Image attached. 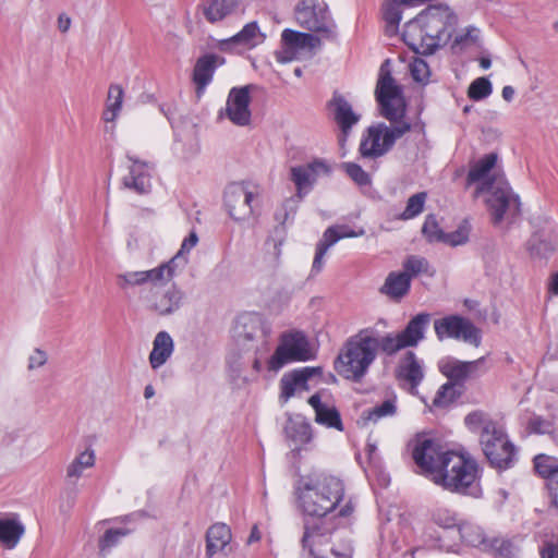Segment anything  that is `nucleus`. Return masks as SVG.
Here are the masks:
<instances>
[{"instance_id":"7ed1b4c3","label":"nucleus","mask_w":558,"mask_h":558,"mask_svg":"<svg viewBox=\"0 0 558 558\" xmlns=\"http://www.w3.org/2000/svg\"><path fill=\"white\" fill-rule=\"evenodd\" d=\"M465 426L472 433H478V440L489 464L498 470H507L513 466L515 461V448L508 439L501 425L482 410L469 413L464 417Z\"/></svg>"},{"instance_id":"4468645a","label":"nucleus","mask_w":558,"mask_h":558,"mask_svg":"<svg viewBox=\"0 0 558 558\" xmlns=\"http://www.w3.org/2000/svg\"><path fill=\"white\" fill-rule=\"evenodd\" d=\"M256 193L245 183H231L225 191V206L234 220H245L253 213L252 201Z\"/></svg>"},{"instance_id":"f03ea898","label":"nucleus","mask_w":558,"mask_h":558,"mask_svg":"<svg viewBox=\"0 0 558 558\" xmlns=\"http://www.w3.org/2000/svg\"><path fill=\"white\" fill-rule=\"evenodd\" d=\"M403 3L400 0H384L381 17L386 35H453L456 33L458 16L448 5H428L415 17L408 21L403 32L399 34V24L402 17Z\"/></svg>"},{"instance_id":"393cba45","label":"nucleus","mask_w":558,"mask_h":558,"mask_svg":"<svg viewBox=\"0 0 558 558\" xmlns=\"http://www.w3.org/2000/svg\"><path fill=\"white\" fill-rule=\"evenodd\" d=\"M430 322V314L420 313L409 320L405 328L399 332L405 348L416 347L424 339L425 329Z\"/></svg>"},{"instance_id":"20e7f679","label":"nucleus","mask_w":558,"mask_h":558,"mask_svg":"<svg viewBox=\"0 0 558 558\" xmlns=\"http://www.w3.org/2000/svg\"><path fill=\"white\" fill-rule=\"evenodd\" d=\"M375 360V329L363 328L345 341L335 361V368L344 378L359 383Z\"/></svg>"},{"instance_id":"a211bd4d","label":"nucleus","mask_w":558,"mask_h":558,"mask_svg":"<svg viewBox=\"0 0 558 558\" xmlns=\"http://www.w3.org/2000/svg\"><path fill=\"white\" fill-rule=\"evenodd\" d=\"M328 107L332 110L333 119L341 130L342 138L340 141L344 142L352 126L359 122L360 117L353 112L350 102L338 93L333 94Z\"/></svg>"},{"instance_id":"c85d7f7f","label":"nucleus","mask_w":558,"mask_h":558,"mask_svg":"<svg viewBox=\"0 0 558 558\" xmlns=\"http://www.w3.org/2000/svg\"><path fill=\"white\" fill-rule=\"evenodd\" d=\"M498 155L496 153L486 154L484 157L471 165L466 175L465 187H470L474 183L483 184L485 181L493 179L488 178L489 172L496 166Z\"/></svg>"},{"instance_id":"7c9ffc66","label":"nucleus","mask_w":558,"mask_h":558,"mask_svg":"<svg viewBox=\"0 0 558 558\" xmlns=\"http://www.w3.org/2000/svg\"><path fill=\"white\" fill-rule=\"evenodd\" d=\"M146 283H151L153 288L150 293L154 290H158V284H165L171 281L175 274V263L174 259H170L167 263H162L158 267H155L149 270H143Z\"/></svg>"},{"instance_id":"c756f323","label":"nucleus","mask_w":558,"mask_h":558,"mask_svg":"<svg viewBox=\"0 0 558 558\" xmlns=\"http://www.w3.org/2000/svg\"><path fill=\"white\" fill-rule=\"evenodd\" d=\"M241 4L242 0H210L204 4L203 14L208 22L216 23L235 13Z\"/></svg>"},{"instance_id":"e433bc0d","label":"nucleus","mask_w":558,"mask_h":558,"mask_svg":"<svg viewBox=\"0 0 558 558\" xmlns=\"http://www.w3.org/2000/svg\"><path fill=\"white\" fill-rule=\"evenodd\" d=\"M375 342L376 353L378 352V350H380L388 356H392L400 350L405 349V345L398 333L389 332L383 337H379L377 331L375 330Z\"/></svg>"},{"instance_id":"e2e57ef3","label":"nucleus","mask_w":558,"mask_h":558,"mask_svg":"<svg viewBox=\"0 0 558 558\" xmlns=\"http://www.w3.org/2000/svg\"><path fill=\"white\" fill-rule=\"evenodd\" d=\"M48 355L41 349H35L33 353L28 357V366L29 371L44 366L47 363Z\"/></svg>"},{"instance_id":"a18cd8bd","label":"nucleus","mask_w":558,"mask_h":558,"mask_svg":"<svg viewBox=\"0 0 558 558\" xmlns=\"http://www.w3.org/2000/svg\"><path fill=\"white\" fill-rule=\"evenodd\" d=\"M426 198L427 194L425 192H420L412 195L408 199L405 209L400 215V218L402 220H409L420 215L424 209Z\"/></svg>"},{"instance_id":"49530a36","label":"nucleus","mask_w":558,"mask_h":558,"mask_svg":"<svg viewBox=\"0 0 558 558\" xmlns=\"http://www.w3.org/2000/svg\"><path fill=\"white\" fill-rule=\"evenodd\" d=\"M397 412L396 402L392 399L385 400L381 404L375 405L374 408L363 413L364 418L377 422L378 420L392 416Z\"/></svg>"},{"instance_id":"79ce46f5","label":"nucleus","mask_w":558,"mask_h":558,"mask_svg":"<svg viewBox=\"0 0 558 558\" xmlns=\"http://www.w3.org/2000/svg\"><path fill=\"white\" fill-rule=\"evenodd\" d=\"M393 123L395 124L391 126H387L385 123H379L384 133V138L386 140V146H388L390 149L393 147L397 140L401 138L407 132L411 130V124L404 121H400V119Z\"/></svg>"},{"instance_id":"bf43d9fd","label":"nucleus","mask_w":558,"mask_h":558,"mask_svg":"<svg viewBox=\"0 0 558 558\" xmlns=\"http://www.w3.org/2000/svg\"><path fill=\"white\" fill-rule=\"evenodd\" d=\"M198 242V236L196 232L192 231L187 238H185L181 244L180 251L177 253L172 259H174V263L180 259H185L184 254H187L194 246H196Z\"/></svg>"},{"instance_id":"0e129e2a","label":"nucleus","mask_w":558,"mask_h":558,"mask_svg":"<svg viewBox=\"0 0 558 558\" xmlns=\"http://www.w3.org/2000/svg\"><path fill=\"white\" fill-rule=\"evenodd\" d=\"M550 505L558 509V473L546 483Z\"/></svg>"},{"instance_id":"473e14b6","label":"nucleus","mask_w":558,"mask_h":558,"mask_svg":"<svg viewBox=\"0 0 558 558\" xmlns=\"http://www.w3.org/2000/svg\"><path fill=\"white\" fill-rule=\"evenodd\" d=\"M24 532L25 529L21 522L0 519V542L8 548L15 547Z\"/></svg>"},{"instance_id":"f704fd0d","label":"nucleus","mask_w":558,"mask_h":558,"mask_svg":"<svg viewBox=\"0 0 558 558\" xmlns=\"http://www.w3.org/2000/svg\"><path fill=\"white\" fill-rule=\"evenodd\" d=\"M407 46L420 56H432L441 46L439 39L441 37H401Z\"/></svg>"},{"instance_id":"13d9d810","label":"nucleus","mask_w":558,"mask_h":558,"mask_svg":"<svg viewBox=\"0 0 558 558\" xmlns=\"http://www.w3.org/2000/svg\"><path fill=\"white\" fill-rule=\"evenodd\" d=\"M469 239V229L465 226L458 228L456 231L445 233L441 242L452 246L464 244Z\"/></svg>"},{"instance_id":"9b49d317","label":"nucleus","mask_w":558,"mask_h":558,"mask_svg":"<svg viewBox=\"0 0 558 558\" xmlns=\"http://www.w3.org/2000/svg\"><path fill=\"white\" fill-rule=\"evenodd\" d=\"M270 333V327L263 317L256 313L240 315L234 326V338L240 345L254 349V343H266Z\"/></svg>"},{"instance_id":"b1692460","label":"nucleus","mask_w":558,"mask_h":558,"mask_svg":"<svg viewBox=\"0 0 558 558\" xmlns=\"http://www.w3.org/2000/svg\"><path fill=\"white\" fill-rule=\"evenodd\" d=\"M231 530L225 523L213 524L206 533V558L223 551L231 541Z\"/></svg>"},{"instance_id":"bb28decb","label":"nucleus","mask_w":558,"mask_h":558,"mask_svg":"<svg viewBox=\"0 0 558 558\" xmlns=\"http://www.w3.org/2000/svg\"><path fill=\"white\" fill-rule=\"evenodd\" d=\"M173 352V340L167 331H159L153 342L149 363L153 369L162 366Z\"/></svg>"},{"instance_id":"09e8293b","label":"nucleus","mask_w":558,"mask_h":558,"mask_svg":"<svg viewBox=\"0 0 558 558\" xmlns=\"http://www.w3.org/2000/svg\"><path fill=\"white\" fill-rule=\"evenodd\" d=\"M554 424L551 420L533 414L525 422V432L527 434L545 435L551 430Z\"/></svg>"},{"instance_id":"9d476101","label":"nucleus","mask_w":558,"mask_h":558,"mask_svg":"<svg viewBox=\"0 0 558 558\" xmlns=\"http://www.w3.org/2000/svg\"><path fill=\"white\" fill-rule=\"evenodd\" d=\"M295 19L308 32L331 35L335 23L329 15L327 5L315 0H303L295 8Z\"/></svg>"},{"instance_id":"aec40b11","label":"nucleus","mask_w":558,"mask_h":558,"mask_svg":"<svg viewBox=\"0 0 558 558\" xmlns=\"http://www.w3.org/2000/svg\"><path fill=\"white\" fill-rule=\"evenodd\" d=\"M318 374H320L319 367L308 366L284 374L280 379V398L287 402L298 389H307V380Z\"/></svg>"},{"instance_id":"cd10ccee","label":"nucleus","mask_w":558,"mask_h":558,"mask_svg":"<svg viewBox=\"0 0 558 558\" xmlns=\"http://www.w3.org/2000/svg\"><path fill=\"white\" fill-rule=\"evenodd\" d=\"M410 288L411 281L409 275L391 271L379 291L391 300L400 301L409 293Z\"/></svg>"},{"instance_id":"ea45409f","label":"nucleus","mask_w":558,"mask_h":558,"mask_svg":"<svg viewBox=\"0 0 558 558\" xmlns=\"http://www.w3.org/2000/svg\"><path fill=\"white\" fill-rule=\"evenodd\" d=\"M463 390L453 385V383L447 381L437 391L433 404L436 408H446L453 401H456Z\"/></svg>"},{"instance_id":"2eb2a0df","label":"nucleus","mask_w":558,"mask_h":558,"mask_svg":"<svg viewBox=\"0 0 558 558\" xmlns=\"http://www.w3.org/2000/svg\"><path fill=\"white\" fill-rule=\"evenodd\" d=\"M185 302V292L172 284L168 289L154 290L148 298V308L159 316H170L179 312Z\"/></svg>"},{"instance_id":"de8ad7c7","label":"nucleus","mask_w":558,"mask_h":558,"mask_svg":"<svg viewBox=\"0 0 558 558\" xmlns=\"http://www.w3.org/2000/svg\"><path fill=\"white\" fill-rule=\"evenodd\" d=\"M493 92L492 84L487 77H478L474 80L468 89V96L473 100H482L487 98Z\"/></svg>"},{"instance_id":"39448f33","label":"nucleus","mask_w":558,"mask_h":558,"mask_svg":"<svg viewBox=\"0 0 558 558\" xmlns=\"http://www.w3.org/2000/svg\"><path fill=\"white\" fill-rule=\"evenodd\" d=\"M296 490L302 510L311 517H326L342 500L344 494L342 482L331 475L304 482Z\"/></svg>"},{"instance_id":"4c0bfd02","label":"nucleus","mask_w":558,"mask_h":558,"mask_svg":"<svg viewBox=\"0 0 558 558\" xmlns=\"http://www.w3.org/2000/svg\"><path fill=\"white\" fill-rule=\"evenodd\" d=\"M95 464V451L93 449H86L81 452L66 469V476L69 478H78L83 471L87 468H92Z\"/></svg>"},{"instance_id":"052dcab7","label":"nucleus","mask_w":558,"mask_h":558,"mask_svg":"<svg viewBox=\"0 0 558 558\" xmlns=\"http://www.w3.org/2000/svg\"><path fill=\"white\" fill-rule=\"evenodd\" d=\"M411 73L416 82H423L428 75L427 63L422 59H415L411 64Z\"/></svg>"},{"instance_id":"8fccbe9b","label":"nucleus","mask_w":558,"mask_h":558,"mask_svg":"<svg viewBox=\"0 0 558 558\" xmlns=\"http://www.w3.org/2000/svg\"><path fill=\"white\" fill-rule=\"evenodd\" d=\"M342 168L349 178L360 186L371 185V175L363 168L354 162H344Z\"/></svg>"},{"instance_id":"a878e982","label":"nucleus","mask_w":558,"mask_h":558,"mask_svg":"<svg viewBox=\"0 0 558 558\" xmlns=\"http://www.w3.org/2000/svg\"><path fill=\"white\" fill-rule=\"evenodd\" d=\"M284 434L296 446L305 445L313 438L312 426L302 415L289 416L284 425Z\"/></svg>"},{"instance_id":"338daca9","label":"nucleus","mask_w":558,"mask_h":558,"mask_svg":"<svg viewBox=\"0 0 558 558\" xmlns=\"http://www.w3.org/2000/svg\"><path fill=\"white\" fill-rule=\"evenodd\" d=\"M335 228H337V234L340 236V240L344 238H355L364 233L363 230L355 232L347 226H335Z\"/></svg>"},{"instance_id":"412c9836","label":"nucleus","mask_w":558,"mask_h":558,"mask_svg":"<svg viewBox=\"0 0 558 558\" xmlns=\"http://www.w3.org/2000/svg\"><path fill=\"white\" fill-rule=\"evenodd\" d=\"M396 377L408 383L415 389L424 379V369L421 361L413 351H407L400 359L396 368Z\"/></svg>"},{"instance_id":"c03bdc74","label":"nucleus","mask_w":558,"mask_h":558,"mask_svg":"<svg viewBox=\"0 0 558 558\" xmlns=\"http://www.w3.org/2000/svg\"><path fill=\"white\" fill-rule=\"evenodd\" d=\"M534 468L536 472L546 478V483L556 474H558V463L555 459L539 454L534 458Z\"/></svg>"},{"instance_id":"5fc2aeb1","label":"nucleus","mask_w":558,"mask_h":558,"mask_svg":"<svg viewBox=\"0 0 558 558\" xmlns=\"http://www.w3.org/2000/svg\"><path fill=\"white\" fill-rule=\"evenodd\" d=\"M422 232L430 242H441L445 235V232L439 228V225L433 215H428L426 217L422 227Z\"/></svg>"},{"instance_id":"774afa93","label":"nucleus","mask_w":558,"mask_h":558,"mask_svg":"<svg viewBox=\"0 0 558 558\" xmlns=\"http://www.w3.org/2000/svg\"><path fill=\"white\" fill-rule=\"evenodd\" d=\"M308 403L314 409L315 416L327 407V404L322 402L320 396L318 393L311 396L308 399Z\"/></svg>"},{"instance_id":"72a5a7b5","label":"nucleus","mask_w":558,"mask_h":558,"mask_svg":"<svg viewBox=\"0 0 558 558\" xmlns=\"http://www.w3.org/2000/svg\"><path fill=\"white\" fill-rule=\"evenodd\" d=\"M260 37H227L218 41V48L223 52L242 54L262 43Z\"/></svg>"},{"instance_id":"37998d69","label":"nucleus","mask_w":558,"mask_h":558,"mask_svg":"<svg viewBox=\"0 0 558 558\" xmlns=\"http://www.w3.org/2000/svg\"><path fill=\"white\" fill-rule=\"evenodd\" d=\"M315 421L328 428H335L339 432L343 430L340 412L335 407L327 405L315 416Z\"/></svg>"},{"instance_id":"4be33fe9","label":"nucleus","mask_w":558,"mask_h":558,"mask_svg":"<svg viewBox=\"0 0 558 558\" xmlns=\"http://www.w3.org/2000/svg\"><path fill=\"white\" fill-rule=\"evenodd\" d=\"M223 59L213 53H206L196 60L193 69L192 80L196 85L197 96H201L205 87L211 82L218 63H223Z\"/></svg>"},{"instance_id":"4d7b16f0","label":"nucleus","mask_w":558,"mask_h":558,"mask_svg":"<svg viewBox=\"0 0 558 558\" xmlns=\"http://www.w3.org/2000/svg\"><path fill=\"white\" fill-rule=\"evenodd\" d=\"M433 520L437 525L444 529H450L457 524L456 515L447 509H437L434 511Z\"/></svg>"},{"instance_id":"58836bf2","label":"nucleus","mask_w":558,"mask_h":558,"mask_svg":"<svg viewBox=\"0 0 558 558\" xmlns=\"http://www.w3.org/2000/svg\"><path fill=\"white\" fill-rule=\"evenodd\" d=\"M131 531L129 529H109L98 541L99 555L105 557L113 547H116L120 541L129 535Z\"/></svg>"},{"instance_id":"0eeeda50","label":"nucleus","mask_w":558,"mask_h":558,"mask_svg":"<svg viewBox=\"0 0 558 558\" xmlns=\"http://www.w3.org/2000/svg\"><path fill=\"white\" fill-rule=\"evenodd\" d=\"M375 97L380 107L381 116L390 122H395L404 116L403 90L392 77L389 59L385 60L379 68Z\"/></svg>"},{"instance_id":"f257e3e1","label":"nucleus","mask_w":558,"mask_h":558,"mask_svg":"<svg viewBox=\"0 0 558 558\" xmlns=\"http://www.w3.org/2000/svg\"><path fill=\"white\" fill-rule=\"evenodd\" d=\"M409 447L420 473L436 485L451 493L475 494L478 471L475 461L445 450L438 440L426 435H416Z\"/></svg>"},{"instance_id":"6e6552de","label":"nucleus","mask_w":558,"mask_h":558,"mask_svg":"<svg viewBox=\"0 0 558 558\" xmlns=\"http://www.w3.org/2000/svg\"><path fill=\"white\" fill-rule=\"evenodd\" d=\"M315 359L306 336L301 331L283 333L280 343L269 360V368L279 371L290 362H306Z\"/></svg>"},{"instance_id":"5701e85b","label":"nucleus","mask_w":558,"mask_h":558,"mask_svg":"<svg viewBox=\"0 0 558 558\" xmlns=\"http://www.w3.org/2000/svg\"><path fill=\"white\" fill-rule=\"evenodd\" d=\"M359 150L363 158L369 159L379 158L390 150L386 146V140L379 124L367 129V134L361 140Z\"/></svg>"},{"instance_id":"ddd939ff","label":"nucleus","mask_w":558,"mask_h":558,"mask_svg":"<svg viewBox=\"0 0 558 558\" xmlns=\"http://www.w3.org/2000/svg\"><path fill=\"white\" fill-rule=\"evenodd\" d=\"M485 360L483 356L474 361L464 362L449 357L440 362L439 369L448 378V381L453 383V385L463 390L464 383L468 379L476 378L486 372V368L483 367Z\"/></svg>"},{"instance_id":"f3484780","label":"nucleus","mask_w":558,"mask_h":558,"mask_svg":"<svg viewBox=\"0 0 558 558\" xmlns=\"http://www.w3.org/2000/svg\"><path fill=\"white\" fill-rule=\"evenodd\" d=\"M330 167L323 160L316 159L310 163L292 167L290 179L296 186L298 196L303 197V193L312 190L317 178L322 174H329Z\"/></svg>"},{"instance_id":"423d86ee","label":"nucleus","mask_w":558,"mask_h":558,"mask_svg":"<svg viewBox=\"0 0 558 558\" xmlns=\"http://www.w3.org/2000/svg\"><path fill=\"white\" fill-rule=\"evenodd\" d=\"M486 194L485 203L494 226L502 221L512 222L521 214L519 196L514 194L509 183L502 178L494 177L478 184L474 196Z\"/></svg>"},{"instance_id":"680f3d73","label":"nucleus","mask_w":558,"mask_h":558,"mask_svg":"<svg viewBox=\"0 0 558 558\" xmlns=\"http://www.w3.org/2000/svg\"><path fill=\"white\" fill-rule=\"evenodd\" d=\"M340 240V236L337 234V228L329 227L323 234L322 240L317 243V247L324 248L325 252L328 251L330 246L337 243Z\"/></svg>"},{"instance_id":"dca6fc26","label":"nucleus","mask_w":558,"mask_h":558,"mask_svg":"<svg viewBox=\"0 0 558 558\" xmlns=\"http://www.w3.org/2000/svg\"><path fill=\"white\" fill-rule=\"evenodd\" d=\"M253 86L233 87L229 92L225 113L235 125L245 126L251 122L250 90Z\"/></svg>"},{"instance_id":"3c124183","label":"nucleus","mask_w":558,"mask_h":558,"mask_svg":"<svg viewBox=\"0 0 558 558\" xmlns=\"http://www.w3.org/2000/svg\"><path fill=\"white\" fill-rule=\"evenodd\" d=\"M116 279L118 287L122 290H128L146 283L143 270L119 274Z\"/></svg>"},{"instance_id":"603ef678","label":"nucleus","mask_w":558,"mask_h":558,"mask_svg":"<svg viewBox=\"0 0 558 558\" xmlns=\"http://www.w3.org/2000/svg\"><path fill=\"white\" fill-rule=\"evenodd\" d=\"M330 539V530H325V533L312 536L308 545L304 548L308 550L313 558H325L326 550L322 547L329 544Z\"/></svg>"},{"instance_id":"f8f14e48","label":"nucleus","mask_w":558,"mask_h":558,"mask_svg":"<svg viewBox=\"0 0 558 558\" xmlns=\"http://www.w3.org/2000/svg\"><path fill=\"white\" fill-rule=\"evenodd\" d=\"M320 46V37H282L275 56L280 63L308 60L316 54Z\"/></svg>"},{"instance_id":"1a4fd4ad","label":"nucleus","mask_w":558,"mask_h":558,"mask_svg":"<svg viewBox=\"0 0 558 558\" xmlns=\"http://www.w3.org/2000/svg\"><path fill=\"white\" fill-rule=\"evenodd\" d=\"M434 329L438 340L452 338L462 340L474 347L482 341L481 330L468 318L460 315H449L434 322Z\"/></svg>"},{"instance_id":"c9c22d12","label":"nucleus","mask_w":558,"mask_h":558,"mask_svg":"<svg viewBox=\"0 0 558 558\" xmlns=\"http://www.w3.org/2000/svg\"><path fill=\"white\" fill-rule=\"evenodd\" d=\"M325 530H330V535H332L336 530V525L330 520L324 519V517L306 520L304 522V534L301 541L302 546L306 547L312 536H318L319 534L325 533Z\"/></svg>"},{"instance_id":"864d4df0","label":"nucleus","mask_w":558,"mask_h":558,"mask_svg":"<svg viewBox=\"0 0 558 558\" xmlns=\"http://www.w3.org/2000/svg\"><path fill=\"white\" fill-rule=\"evenodd\" d=\"M427 270L428 262L424 257L411 255L403 262L402 274L409 275L410 280L422 272H427Z\"/></svg>"},{"instance_id":"2f4dec72","label":"nucleus","mask_w":558,"mask_h":558,"mask_svg":"<svg viewBox=\"0 0 558 558\" xmlns=\"http://www.w3.org/2000/svg\"><path fill=\"white\" fill-rule=\"evenodd\" d=\"M124 98V90L119 84H111L108 88L106 108L102 112V119L106 122H113L119 116Z\"/></svg>"},{"instance_id":"6ab92c4d","label":"nucleus","mask_w":558,"mask_h":558,"mask_svg":"<svg viewBox=\"0 0 558 558\" xmlns=\"http://www.w3.org/2000/svg\"><path fill=\"white\" fill-rule=\"evenodd\" d=\"M128 159L132 162V166L130 167L129 174L122 180L123 186L141 195L149 193L151 190V177L148 165L133 156H128Z\"/></svg>"},{"instance_id":"6e6d98bb","label":"nucleus","mask_w":558,"mask_h":558,"mask_svg":"<svg viewBox=\"0 0 558 558\" xmlns=\"http://www.w3.org/2000/svg\"><path fill=\"white\" fill-rule=\"evenodd\" d=\"M489 547L500 557L511 558L514 555L515 547L513 543L506 538L495 537L489 542Z\"/></svg>"},{"instance_id":"69168bd1","label":"nucleus","mask_w":558,"mask_h":558,"mask_svg":"<svg viewBox=\"0 0 558 558\" xmlns=\"http://www.w3.org/2000/svg\"><path fill=\"white\" fill-rule=\"evenodd\" d=\"M326 253L327 252H325V247L319 248L316 246V253H315V257H314L313 265H312V272L318 274L323 269V266H324L323 258L326 255Z\"/></svg>"},{"instance_id":"a19ab883","label":"nucleus","mask_w":558,"mask_h":558,"mask_svg":"<svg viewBox=\"0 0 558 558\" xmlns=\"http://www.w3.org/2000/svg\"><path fill=\"white\" fill-rule=\"evenodd\" d=\"M459 534L463 543L473 547H477L486 543L483 530L471 523L460 524Z\"/></svg>"}]
</instances>
